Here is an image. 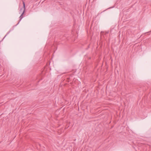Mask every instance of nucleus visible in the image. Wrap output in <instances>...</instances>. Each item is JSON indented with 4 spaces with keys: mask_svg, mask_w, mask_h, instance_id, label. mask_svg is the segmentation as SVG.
Masks as SVG:
<instances>
[{
    "mask_svg": "<svg viewBox=\"0 0 151 151\" xmlns=\"http://www.w3.org/2000/svg\"><path fill=\"white\" fill-rule=\"evenodd\" d=\"M23 4L24 10H23V12L22 13V14L21 15V16L19 17V18H20L19 21V22L17 24H19V23L20 21L21 20V19L23 17V15L24 14V12H25V3H24V1L23 2Z\"/></svg>",
    "mask_w": 151,
    "mask_h": 151,
    "instance_id": "f257e3e1",
    "label": "nucleus"
},
{
    "mask_svg": "<svg viewBox=\"0 0 151 151\" xmlns=\"http://www.w3.org/2000/svg\"><path fill=\"white\" fill-rule=\"evenodd\" d=\"M6 35H6L4 37V38L3 39H4V38H5V37L6 36Z\"/></svg>",
    "mask_w": 151,
    "mask_h": 151,
    "instance_id": "f03ea898",
    "label": "nucleus"
},
{
    "mask_svg": "<svg viewBox=\"0 0 151 151\" xmlns=\"http://www.w3.org/2000/svg\"><path fill=\"white\" fill-rule=\"evenodd\" d=\"M22 10V8L21 9L20 11H21Z\"/></svg>",
    "mask_w": 151,
    "mask_h": 151,
    "instance_id": "7ed1b4c3",
    "label": "nucleus"
},
{
    "mask_svg": "<svg viewBox=\"0 0 151 151\" xmlns=\"http://www.w3.org/2000/svg\"><path fill=\"white\" fill-rule=\"evenodd\" d=\"M9 33V32L6 35H7Z\"/></svg>",
    "mask_w": 151,
    "mask_h": 151,
    "instance_id": "20e7f679",
    "label": "nucleus"
}]
</instances>
